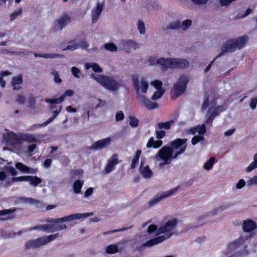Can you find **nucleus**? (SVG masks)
I'll return each mask as SVG.
<instances>
[{
  "instance_id": "1",
  "label": "nucleus",
  "mask_w": 257,
  "mask_h": 257,
  "mask_svg": "<svg viewBox=\"0 0 257 257\" xmlns=\"http://www.w3.org/2000/svg\"><path fill=\"white\" fill-rule=\"evenodd\" d=\"M132 81L137 100L149 109L157 108L158 105L157 103L152 102L144 95L149 90V82L147 78L138 74H134L132 76Z\"/></svg>"
},
{
  "instance_id": "2",
  "label": "nucleus",
  "mask_w": 257,
  "mask_h": 257,
  "mask_svg": "<svg viewBox=\"0 0 257 257\" xmlns=\"http://www.w3.org/2000/svg\"><path fill=\"white\" fill-rule=\"evenodd\" d=\"M93 215V213L92 212L75 213L61 218L49 219L47 220V222L50 223L49 225L51 232L56 230H61L66 229L67 226L66 224L62 223L63 222L83 219L91 216Z\"/></svg>"
},
{
  "instance_id": "3",
  "label": "nucleus",
  "mask_w": 257,
  "mask_h": 257,
  "mask_svg": "<svg viewBox=\"0 0 257 257\" xmlns=\"http://www.w3.org/2000/svg\"><path fill=\"white\" fill-rule=\"evenodd\" d=\"M178 223V219L172 218L159 227L157 230V235H162L154 238L157 243L159 244L175 234L174 230Z\"/></svg>"
},
{
  "instance_id": "4",
  "label": "nucleus",
  "mask_w": 257,
  "mask_h": 257,
  "mask_svg": "<svg viewBox=\"0 0 257 257\" xmlns=\"http://www.w3.org/2000/svg\"><path fill=\"white\" fill-rule=\"evenodd\" d=\"M247 41V37L243 36L235 39H230L224 42L221 48V52L217 55L220 57L227 52H232L236 49L243 48Z\"/></svg>"
},
{
  "instance_id": "5",
  "label": "nucleus",
  "mask_w": 257,
  "mask_h": 257,
  "mask_svg": "<svg viewBox=\"0 0 257 257\" xmlns=\"http://www.w3.org/2000/svg\"><path fill=\"white\" fill-rule=\"evenodd\" d=\"M91 77L101 86L110 91H115L120 86L118 81L111 76L92 74Z\"/></svg>"
},
{
  "instance_id": "6",
  "label": "nucleus",
  "mask_w": 257,
  "mask_h": 257,
  "mask_svg": "<svg viewBox=\"0 0 257 257\" xmlns=\"http://www.w3.org/2000/svg\"><path fill=\"white\" fill-rule=\"evenodd\" d=\"M175 158V155L173 153L172 150L168 145L162 147L156 154L155 159L156 163H158L159 167H162L171 163Z\"/></svg>"
},
{
  "instance_id": "7",
  "label": "nucleus",
  "mask_w": 257,
  "mask_h": 257,
  "mask_svg": "<svg viewBox=\"0 0 257 257\" xmlns=\"http://www.w3.org/2000/svg\"><path fill=\"white\" fill-rule=\"evenodd\" d=\"M188 82L189 77L187 75L185 74L180 75L177 82L172 88L171 92L172 99H175L183 94L186 90Z\"/></svg>"
},
{
  "instance_id": "8",
  "label": "nucleus",
  "mask_w": 257,
  "mask_h": 257,
  "mask_svg": "<svg viewBox=\"0 0 257 257\" xmlns=\"http://www.w3.org/2000/svg\"><path fill=\"white\" fill-rule=\"evenodd\" d=\"M59 235V233H56L49 235L43 236L37 239L30 240L26 242V246L28 249L38 248L54 240L58 237Z\"/></svg>"
},
{
  "instance_id": "9",
  "label": "nucleus",
  "mask_w": 257,
  "mask_h": 257,
  "mask_svg": "<svg viewBox=\"0 0 257 257\" xmlns=\"http://www.w3.org/2000/svg\"><path fill=\"white\" fill-rule=\"evenodd\" d=\"M187 139H177L170 143L168 147H170L172 150L173 153L175 155V158L183 153L186 150L187 145Z\"/></svg>"
},
{
  "instance_id": "10",
  "label": "nucleus",
  "mask_w": 257,
  "mask_h": 257,
  "mask_svg": "<svg viewBox=\"0 0 257 257\" xmlns=\"http://www.w3.org/2000/svg\"><path fill=\"white\" fill-rule=\"evenodd\" d=\"M71 22L70 17L66 14H63L53 23V31H61L63 29L70 24Z\"/></svg>"
},
{
  "instance_id": "11",
  "label": "nucleus",
  "mask_w": 257,
  "mask_h": 257,
  "mask_svg": "<svg viewBox=\"0 0 257 257\" xmlns=\"http://www.w3.org/2000/svg\"><path fill=\"white\" fill-rule=\"evenodd\" d=\"M13 182L19 181H28L29 184L35 187H36L39 184L41 183L42 180L40 178L36 176H24L12 178Z\"/></svg>"
},
{
  "instance_id": "12",
  "label": "nucleus",
  "mask_w": 257,
  "mask_h": 257,
  "mask_svg": "<svg viewBox=\"0 0 257 257\" xmlns=\"http://www.w3.org/2000/svg\"><path fill=\"white\" fill-rule=\"evenodd\" d=\"M178 189V187L172 188L166 192H163L154 197L149 202L150 206H153L158 203L161 200L173 195Z\"/></svg>"
},
{
  "instance_id": "13",
  "label": "nucleus",
  "mask_w": 257,
  "mask_h": 257,
  "mask_svg": "<svg viewBox=\"0 0 257 257\" xmlns=\"http://www.w3.org/2000/svg\"><path fill=\"white\" fill-rule=\"evenodd\" d=\"M121 44L122 50L127 53H130L139 47V44L133 40H122Z\"/></svg>"
},
{
  "instance_id": "14",
  "label": "nucleus",
  "mask_w": 257,
  "mask_h": 257,
  "mask_svg": "<svg viewBox=\"0 0 257 257\" xmlns=\"http://www.w3.org/2000/svg\"><path fill=\"white\" fill-rule=\"evenodd\" d=\"M111 142V138L108 137L95 142L91 146V149L94 150H98L103 149L108 147Z\"/></svg>"
},
{
  "instance_id": "15",
  "label": "nucleus",
  "mask_w": 257,
  "mask_h": 257,
  "mask_svg": "<svg viewBox=\"0 0 257 257\" xmlns=\"http://www.w3.org/2000/svg\"><path fill=\"white\" fill-rule=\"evenodd\" d=\"M120 162L118 159V156L116 154L112 155L108 160L107 164L105 168V172L108 174L112 172L115 166Z\"/></svg>"
},
{
  "instance_id": "16",
  "label": "nucleus",
  "mask_w": 257,
  "mask_h": 257,
  "mask_svg": "<svg viewBox=\"0 0 257 257\" xmlns=\"http://www.w3.org/2000/svg\"><path fill=\"white\" fill-rule=\"evenodd\" d=\"M173 58L161 57L157 59L156 64L163 69H173Z\"/></svg>"
},
{
  "instance_id": "17",
  "label": "nucleus",
  "mask_w": 257,
  "mask_h": 257,
  "mask_svg": "<svg viewBox=\"0 0 257 257\" xmlns=\"http://www.w3.org/2000/svg\"><path fill=\"white\" fill-rule=\"evenodd\" d=\"M173 69H185L189 67V61L184 58H173Z\"/></svg>"
},
{
  "instance_id": "18",
  "label": "nucleus",
  "mask_w": 257,
  "mask_h": 257,
  "mask_svg": "<svg viewBox=\"0 0 257 257\" xmlns=\"http://www.w3.org/2000/svg\"><path fill=\"white\" fill-rule=\"evenodd\" d=\"M103 8L104 3H97L96 6L92 10L91 14L92 23H95L97 22Z\"/></svg>"
},
{
  "instance_id": "19",
  "label": "nucleus",
  "mask_w": 257,
  "mask_h": 257,
  "mask_svg": "<svg viewBox=\"0 0 257 257\" xmlns=\"http://www.w3.org/2000/svg\"><path fill=\"white\" fill-rule=\"evenodd\" d=\"M74 94V92L73 90L67 89L60 97L55 99H46L45 101L47 103H60L64 100L66 96H72Z\"/></svg>"
},
{
  "instance_id": "20",
  "label": "nucleus",
  "mask_w": 257,
  "mask_h": 257,
  "mask_svg": "<svg viewBox=\"0 0 257 257\" xmlns=\"http://www.w3.org/2000/svg\"><path fill=\"white\" fill-rule=\"evenodd\" d=\"M140 173L146 179L151 178L153 174L149 166H144L142 164L140 167Z\"/></svg>"
},
{
  "instance_id": "21",
  "label": "nucleus",
  "mask_w": 257,
  "mask_h": 257,
  "mask_svg": "<svg viewBox=\"0 0 257 257\" xmlns=\"http://www.w3.org/2000/svg\"><path fill=\"white\" fill-rule=\"evenodd\" d=\"M256 227L255 222L252 220L247 219L243 221L242 229L244 231L249 232L254 230Z\"/></svg>"
},
{
  "instance_id": "22",
  "label": "nucleus",
  "mask_w": 257,
  "mask_h": 257,
  "mask_svg": "<svg viewBox=\"0 0 257 257\" xmlns=\"http://www.w3.org/2000/svg\"><path fill=\"white\" fill-rule=\"evenodd\" d=\"M34 55L35 57H39L45 59L63 58L64 57V56L63 54L55 53L40 54L35 53Z\"/></svg>"
},
{
  "instance_id": "23",
  "label": "nucleus",
  "mask_w": 257,
  "mask_h": 257,
  "mask_svg": "<svg viewBox=\"0 0 257 257\" xmlns=\"http://www.w3.org/2000/svg\"><path fill=\"white\" fill-rule=\"evenodd\" d=\"M157 244H158V243L154 238H153L146 241L141 245L136 246L135 249L140 252L144 250L147 247H151Z\"/></svg>"
},
{
  "instance_id": "24",
  "label": "nucleus",
  "mask_w": 257,
  "mask_h": 257,
  "mask_svg": "<svg viewBox=\"0 0 257 257\" xmlns=\"http://www.w3.org/2000/svg\"><path fill=\"white\" fill-rule=\"evenodd\" d=\"M163 144V142L161 140L155 141L153 137H151L147 144V148H150L153 147L154 149L160 148Z\"/></svg>"
},
{
  "instance_id": "25",
  "label": "nucleus",
  "mask_w": 257,
  "mask_h": 257,
  "mask_svg": "<svg viewBox=\"0 0 257 257\" xmlns=\"http://www.w3.org/2000/svg\"><path fill=\"white\" fill-rule=\"evenodd\" d=\"M16 210V208L4 209L0 211V220H6L11 219L14 218V216H11L6 218H3L2 217L8 215L14 212Z\"/></svg>"
},
{
  "instance_id": "26",
  "label": "nucleus",
  "mask_w": 257,
  "mask_h": 257,
  "mask_svg": "<svg viewBox=\"0 0 257 257\" xmlns=\"http://www.w3.org/2000/svg\"><path fill=\"white\" fill-rule=\"evenodd\" d=\"M23 83V78L21 75H19L13 78L11 81L12 85L14 86V90H19L21 87L18 86Z\"/></svg>"
},
{
  "instance_id": "27",
  "label": "nucleus",
  "mask_w": 257,
  "mask_h": 257,
  "mask_svg": "<svg viewBox=\"0 0 257 257\" xmlns=\"http://www.w3.org/2000/svg\"><path fill=\"white\" fill-rule=\"evenodd\" d=\"M190 132L193 135H195L196 133H198L199 135H203L206 132L205 125L203 124L201 125H197L195 127L191 128Z\"/></svg>"
},
{
  "instance_id": "28",
  "label": "nucleus",
  "mask_w": 257,
  "mask_h": 257,
  "mask_svg": "<svg viewBox=\"0 0 257 257\" xmlns=\"http://www.w3.org/2000/svg\"><path fill=\"white\" fill-rule=\"evenodd\" d=\"M84 67L86 70H88L91 68L94 72L96 73H101L102 72V69L96 63H87L85 64Z\"/></svg>"
},
{
  "instance_id": "29",
  "label": "nucleus",
  "mask_w": 257,
  "mask_h": 257,
  "mask_svg": "<svg viewBox=\"0 0 257 257\" xmlns=\"http://www.w3.org/2000/svg\"><path fill=\"white\" fill-rule=\"evenodd\" d=\"M243 243V239L242 238H239L236 240L233 241V242L230 243L228 245V248L231 250H235L237 247H238L240 245L242 244Z\"/></svg>"
},
{
  "instance_id": "30",
  "label": "nucleus",
  "mask_w": 257,
  "mask_h": 257,
  "mask_svg": "<svg viewBox=\"0 0 257 257\" xmlns=\"http://www.w3.org/2000/svg\"><path fill=\"white\" fill-rule=\"evenodd\" d=\"M84 184V181L79 180L75 181L73 184V190L75 193L79 194L81 192V189Z\"/></svg>"
},
{
  "instance_id": "31",
  "label": "nucleus",
  "mask_w": 257,
  "mask_h": 257,
  "mask_svg": "<svg viewBox=\"0 0 257 257\" xmlns=\"http://www.w3.org/2000/svg\"><path fill=\"white\" fill-rule=\"evenodd\" d=\"M78 49V41L76 40H73L70 41L67 46L63 49V51L65 50H70V51H73L76 49Z\"/></svg>"
},
{
  "instance_id": "32",
  "label": "nucleus",
  "mask_w": 257,
  "mask_h": 257,
  "mask_svg": "<svg viewBox=\"0 0 257 257\" xmlns=\"http://www.w3.org/2000/svg\"><path fill=\"white\" fill-rule=\"evenodd\" d=\"M137 28L140 35H143L146 34V29L145 24L142 20H139L137 21Z\"/></svg>"
},
{
  "instance_id": "33",
  "label": "nucleus",
  "mask_w": 257,
  "mask_h": 257,
  "mask_svg": "<svg viewBox=\"0 0 257 257\" xmlns=\"http://www.w3.org/2000/svg\"><path fill=\"white\" fill-rule=\"evenodd\" d=\"M105 49L111 52H115L117 51V47L113 43H108L105 44L101 47V49Z\"/></svg>"
},
{
  "instance_id": "34",
  "label": "nucleus",
  "mask_w": 257,
  "mask_h": 257,
  "mask_svg": "<svg viewBox=\"0 0 257 257\" xmlns=\"http://www.w3.org/2000/svg\"><path fill=\"white\" fill-rule=\"evenodd\" d=\"M105 251L107 254H114L118 251V247L115 244H110L105 247Z\"/></svg>"
},
{
  "instance_id": "35",
  "label": "nucleus",
  "mask_w": 257,
  "mask_h": 257,
  "mask_svg": "<svg viewBox=\"0 0 257 257\" xmlns=\"http://www.w3.org/2000/svg\"><path fill=\"white\" fill-rule=\"evenodd\" d=\"M174 120H170L166 122H161L157 124L156 126L159 129L164 128L166 130H168L170 128L171 126L174 123Z\"/></svg>"
},
{
  "instance_id": "36",
  "label": "nucleus",
  "mask_w": 257,
  "mask_h": 257,
  "mask_svg": "<svg viewBox=\"0 0 257 257\" xmlns=\"http://www.w3.org/2000/svg\"><path fill=\"white\" fill-rule=\"evenodd\" d=\"M89 47L88 43L85 41H78V49L87 50L89 53H92L96 51L94 48L88 50Z\"/></svg>"
},
{
  "instance_id": "37",
  "label": "nucleus",
  "mask_w": 257,
  "mask_h": 257,
  "mask_svg": "<svg viewBox=\"0 0 257 257\" xmlns=\"http://www.w3.org/2000/svg\"><path fill=\"white\" fill-rule=\"evenodd\" d=\"M34 229L41 230L47 232H51V231L50 230L49 224H47L36 226L33 228H30L29 230L31 231Z\"/></svg>"
},
{
  "instance_id": "38",
  "label": "nucleus",
  "mask_w": 257,
  "mask_h": 257,
  "mask_svg": "<svg viewBox=\"0 0 257 257\" xmlns=\"http://www.w3.org/2000/svg\"><path fill=\"white\" fill-rule=\"evenodd\" d=\"M257 168V153L255 154L253 156V161L246 168L245 171L247 172H251L252 170Z\"/></svg>"
},
{
  "instance_id": "39",
  "label": "nucleus",
  "mask_w": 257,
  "mask_h": 257,
  "mask_svg": "<svg viewBox=\"0 0 257 257\" xmlns=\"http://www.w3.org/2000/svg\"><path fill=\"white\" fill-rule=\"evenodd\" d=\"M180 23L178 21H175L169 24L165 28L166 30H177L180 27Z\"/></svg>"
},
{
  "instance_id": "40",
  "label": "nucleus",
  "mask_w": 257,
  "mask_h": 257,
  "mask_svg": "<svg viewBox=\"0 0 257 257\" xmlns=\"http://www.w3.org/2000/svg\"><path fill=\"white\" fill-rule=\"evenodd\" d=\"M215 158L214 157H211L209 158V160L205 163L204 168L206 170H210L215 162Z\"/></svg>"
},
{
  "instance_id": "41",
  "label": "nucleus",
  "mask_w": 257,
  "mask_h": 257,
  "mask_svg": "<svg viewBox=\"0 0 257 257\" xmlns=\"http://www.w3.org/2000/svg\"><path fill=\"white\" fill-rule=\"evenodd\" d=\"M16 167L20 171L23 172L28 173L30 170L28 166L20 162L16 164Z\"/></svg>"
},
{
  "instance_id": "42",
  "label": "nucleus",
  "mask_w": 257,
  "mask_h": 257,
  "mask_svg": "<svg viewBox=\"0 0 257 257\" xmlns=\"http://www.w3.org/2000/svg\"><path fill=\"white\" fill-rule=\"evenodd\" d=\"M51 74L54 77V81L55 83H60L62 82V79L58 71L53 70L51 72Z\"/></svg>"
},
{
  "instance_id": "43",
  "label": "nucleus",
  "mask_w": 257,
  "mask_h": 257,
  "mask_svg": "<svg viewBox=\"0 0 257 257\" xmlns=\"http://www.w3.org/2000/svg\"><path fill=\"white\" fill-rule=\"evenodd\" d=\"M229 207L228 204H223L220 206L219 207L214 209L212 211V213L215 215L218 213L221 212L222 211L227 209Z\"/></svg>"
},
{
  "instance_id": "44",
  "label": "nucleus",
  "mask_w": 257,
  "mask_h": 257,
  "mask_svg": "<svg viewBox=\"0 0 257 257\" xmlns=\"http://www.w3.org/2000/svg\"><path fill=\"white\" fill-rule=\"evenodd\" d=\"M16 136V134L13 132H7L3 135V137L6 141L10 142L12 139H15Z\"/></svg>"
},
{
  "instance_id": "45",
  "label": "nucleus",
  "mask_w": 257,
  "mask_h": 257,
  "mask_svg": "<svg viewBox=\"0 0 257 257\" xmlns=\"http://www.w3.org/2000/svg\"><path fill=\"white\" fill-rule=\"evenodd\" d=\"M164 93V91L163 89L162 90H157L153 95L151 97V99L153 100H156L162 97L163 94Z\"/></svg>"
},
{
  "instance_id": "46",
  "label": "nucleus",
  "mask_w": 257,
  "mask_h": 257,
  "mask_svg": "<svg viewBox=\"0 0 257 257\" xmlns=\"http://www.w3.org/2000/svg\"><path fill=\"white\" fill-rule=\"evenodd\" d=\"M71 73L73 76L79 79L80 78V74L81 73L80 70L76 67H72L71 69Z\"/></svg>"
},
{
  "instance_id": "47",
  "label": "nucleus",
  "mask_w": 257,
  "mask_h": 257,
  "mask_svg": "<svg viewBox=\"0 0 257 257\" xmlns=\"http://www.w3.org/2000/svg\"><path fill=\"white\" fill-rule=\"evenodd\" d=\"M24 140L29 143H36L37 140L32 135H26L24 137Z\"/></svg>"
},
{
  "instance_id": "48",
  "label": "nucleus",
  "mask_w": 257,
  "mask_h": 257,
  "mask_svg": "<svg viewBox=\"0 0 257 257\" xmlns=\"http://www.w3.org/2000/svg\"><path fill=\"white\" fill-rule=\"evenodd\" d=\"M204 138L201 136L196 135L194 136L191 140L192 145H196L198 142L203 140Z\"/></svg>"
},
{
  "instance_id": "49",
  "label": "nucleus",
  "mask_w": 257,
  "mask_h": 257,
  "mask_svg": "<svg viewBox=\"0 0 257 257\" xmlns=\"http://www.w3.org/2000/svg\"><path fill=\"white\" fill-rule=\"evenodd\" d=\"M192 25V21L187 19L184 21L182 23L181 28L184 31L187 30L189 27Z\"/></svg>"
},
{
  "instance_id": "50",
  "label": "nucleus",
  "mask_w": 257,
  "mask_h": 257,
  "mask_svg": "<svg viewBox=\"0 0 257 257\" xmlns=\"http://www.w3.org/2000/svg\"><path fill=\"white\" fill-rule=\"evenodd\" d=\"M253 185L257 186V175L247 181V186L249 187Z\"/></svg>"
},
{
  "instance_id": "51",
  "label": "nucleus",
  "mask_w": 257,
  "mask_h": 257,
  "mask_svg": "<svg viewBox=\"0 0 257 257\" xmlns=\"http://www.w3.org/2000/svg\"><path fill=\"white\" fill-rule=\"evenodd\" d=\"M132 228V226H130L127 227H124V228H122L120 229H114V230H112L111 231H106V232H103V233L104 235H107V234H109L112 233L117 232L118 231H124V230H126L127 229H130Z\"/></svg>"
},
{
  "instance_id": "52",
  "label": "nucleus",
  "mask_w": 257,
  "mask_h": 257,
  "mask_svg": "<svg viewBox=\"0 0 257 257\" xmlns=\"http://www.w3.org/2000/svg\"><path fill=\"white\" fill-rule=\"evenodd\" d=\"M151 84L153 85L157 90H162V82L159 80H154L151 82Z\"/></svg>"
},
{
  "instance_id": "53",
  "label": "nucleus",
  "mask_w": 257,
  "mask_h": 257,
  "mask_svg": "<svg viewBox=\"0 0 257 257\" xmlns=\"http://www.w3.org/2000/svg\"><path fill=\"white\" fill-rule=\"evenodd\" d=\"M36 102L35 100V98L31 96L29 98L28 101V106L31 108L34 109L35 108V106L36 105Z\"/></svg>"
},
{
  "instance_id": "54",
  "label": "nucleus",
  "mask_w": 257,
  "mask_h": 257,
  "mask_svg": "<svg viewBox=\"0 0 257 257\" xmlns=\"http://www.w3.org/2000/svg\"><path fill=\"white\" fill-rule=\"evenodd\" d=\"M193 3L198 6L206 5L210 0H190Z\"/></svg>"
},
{
  "instance_id": "55",
  "label": "nucleus",
  "mask_w": 257,
  "mask_h": 257,
  "mask_svg": "<svg viewBox=\"0 0 257 257\" xmlns=\"http://www.w3.org/2000/svg\"><path fill=\"white\" fill-rule=\"evenodd\" d=\"M129 118L130 119V124L131 126L135 127L138 125L139 120L137 118L130 116Z\"/></svg>"
},
{
  "instance_id": "56",
  "label": "nucleus",
  "mask_w": 257,
  "mask_h": 257,
  "mask_svg": "<svg viewBox=\"0 0 257 257\" xmlns=\"http://www.w3.org/2000/svg\"><path fill=\"white\" fill-rule=\"evenodd\" d=\"M22 12V10L19 9L18 11L15 12L14 13L12 14L10 16V21H14L15 19L17 18V17H18L19 16L21 15Z\"/></svg>"
},
{
  "instance_id": "57",
  "label": "nucleus",
  "mask_w": 257,
  "mask_h": 257,
  "mask_svg": "<svg viewBox=\"0 0 257 257\" xmlns=\"http://www.w3.org/2000/svg\"><path fill=\"white\" fill-rule=\"evenodd\" d=\"M16 101L19 104H24L26 102V98L22 95H18L16 99Z\"/></svg>"
},
{
  "instance_id": "58",
  "label": "nucleus",
  "mask_w": 257,
  "mask_h": 257,
  "mask_svg": "<svg viewBox=\"0 0 257 257\" xmlns=\"http://www.w3.org/2000/svg\"><path fill=\"white\" fill-rule=\"evenodd\" d=\"M158 228L156 225L155 224H151L148 226L147 228V232L149 234L152 233L154 232V231H156L158 230Z\"/></svg>"
},
{
  "instance_id": "59",
  "label": "nucleus",
  "mask_w": 257,
  "mask_h": 257,
  "mask_svg": "<svg viewBox=\"0 0 257 257\" xmlns=\"http://www.w3.org/2000/svg\"><path fill=\"white\" fill-rule=\"evenodd\" d=\"M115 120L117 121L122 120L124 119V114L122 111H118L115 114Z\"/></svg>"
},
{
  "instance_id": "60",
  "label": "nucleus",
  "mask_w": 257,
  "mask_h": 257,
  "mask_svg": "<svg viewBox=\"0 0 257 257\" xmlns=\"http://www.w3.org/2000/svg\"><path fill=\"white\" fill-rule=\"evenodd\" d=\"M62 108V106L61 105L58 106L57 109L54 110H52L53 112V115L51 116L53 119H54L56 116L59 114Z\"/></svg>"
},
{
  "instance_id": "61",
  "label": "nucleus",
  "mask_w": 257,
  "mask_h": 257,
  "mask_svg": "<svg viewBox=\"0 0 257 257\" xmlns=\"http://www.w3.org/2000/svg\"><path fill=\"white\" fill-rule=\"evenodd\" d=\"M62 108V106L61 105L58 106L57 109L54 110H52L53 112V115L51 116L53 119H54L56 116L59 114Z\"/></svg>"
},
{
  "instance_id": "62",
  "label": "nucleus",
  "mask_w": 257,
  "mask_h": 257,
  "mask_svg": "<svg viewBox=\"0 0 257 257\" xmlns=\"http://www.w3.org/2000/svg\"><path fill=\"white\" fill-rule=\"evenodd\" d=\"M257 104V98L253 97L251 98L249 102V106L252 109H254Z\"/></svg>"
},
{
  "instance_id": "63",
  "label": "nucleus",
  "mask_w": 257,
  "mask_h": 257,
  "mask_svg": "<svg viewBox=\"0 0 257 257\" xmlns=\"http://www.w3.org/2000/svg\"><path fill=\"white\" fill-rule=\"evenodd\" d=\"M156 138L158 139H161L166 136V132L164 131H158L156 132Z\"/></svg>"
},
{
  "instance_id": "64",
  "label": "nucleus",
  "mask_w": 257,
  "mask_h": 257,
  "mask_svg": "<svg viewBox=\"0 0 257 257\" xmlns=\"http://www.w3.org/2000/svg\"><path fill=\"white\" fill-rule=\"evenodd\" d=\"M245 185V182L243 179H240L236 184V188L240 189Z\"/></svg>"
}]
</instances>
